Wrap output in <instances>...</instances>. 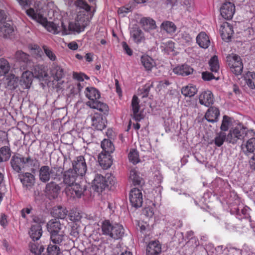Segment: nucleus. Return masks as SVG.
<instances>
[{
	"label": "nucleus",
	"instance_id": "nucleus-15",
	"mask_svg": "<svg viewBox=\"0 0 255 255\" xmlns=\"http://www.w3.org/2000/svg\"><path fill=\"white\" fill-rule=\"evenodd\" d=\"M98 161L100 166L103 169L109 168L113 163V160L111 154L104 153L102 151L99 153L98 157Z\"/></svg>",
	"mask_w": 255,
	"mask_h": 255
},
{
	"label": "nucleus",
	"instance_id": "nucleus-49",
	"mask_svg": "<svg viewBox=\"0 0 255 255\" xmlns=\"http://www.w3.org/2000/svg\"><path fill=\"white\" fill-rule=\"evenodd\" d=\"M209 64L210 67V70L212 72L216 73L219 70V64L218 56H213L209 60Z\"/></svg>",
	"mask_w": 255,
	"mask_h": 255
},
{
	"label": "nucleus",
	"instance_id": "nucleus-55",
	"mask_svg": "<svg viewBox=\"0 0 255 255\" xmlns=\"http://www.w3.org/2000/svg\"><path fill=\"white\" fill-rule=\"evenodd\" d=\"M128 157L129 160L134 164L139 161L138 152L136 149H131L128 153Z\"/></svg>",
	"mask_w": 255,
	"mask_h": 255
},
{
	"label": "nucleus",
	"instance_id": "nucleus-23",
	"mask_svg": "<svg viewBox=\"0 0 255 255\" xmlns=\"http://www.w3.org/2000/svg\"><path fill=\"white\" fill-rule=\"evenodd\" d=\"M219 116V109L215 107H211L207 111L204 118L209 122L214 123L218 121Z\"/></svg>",
	"mask_w": 255,
	"mask_h": 255
},
{
	"label": "nucleus",
	"instance_id": "nucleus-1",
	"mask_svg": "<svg viewBox=\"0 0 255 255\" xmlns=\"http://www.w3.org/2000/svg\"><path fill=\"white\" fill-rule=\"evenodd\" d=\"M253 130L248 129L243 126H239L232 128L227 135V142L232 144L240 143L253 136Z\"/></svg>",
	"mask_w": 255,
	"mask_h": 255
},
{
	"label": "nucleus",
	"instance_id": "nucleus-3",
	"mask_svg": "<svg viewBox=\"0 0 255 255\" xmlns=\"http://www.w3.org/2000/svg\"><path fill=\"white\" fill-rule=\"evenodd\" d=\"M89 22L88 18H85V16L79 14L77 15L75 22H71L69 23L68 29L62 21H58V23H59V27H61L60 32H62V35H67L70 34L71 31L79 33L83 31Z\"/></svg>",
	"mask_w": 255,
	"mask_h": 255
},
{
	"label": "nucleus",
	"instance_id": "nucleus-59",
	"mask_svg": "<svg viewBox=\"0 0 255 255\" xmlns=\"http://www.w3.org/2000/svg\"><path fill=\"white\" fill-rule=\"evenodd\" d=\"M176 2H179L181 5H185L188 11H192L194 9V3L192 0H184L183 1L181 0H176Z\"/></svg>",
	"mask_w": 255,
	"mask_h": 255
},
{
	"label": "nucleus",
	"instance_id": "nucleus-41",
	"mask_svg": "<svg viewBox=\"0 0 255 255\" xmlns=\"http://www.w3.org/2000/svg\"><path fill=\"white\" fill-rule=\"evenodd\" d=\"M141 61L142 65L147 71H150L155 64L152 58L147 55L142 56L141 57Z\"/></svg>",
	"mask_w": 255,
	"mask_h": 255
},
{
	"label": "nucleus",
	"instance_id": "nucleus-20",
	"mask_svg": "<svg viewBox=\"0 0 255 255\" xmlns=\"http://www.w3.org/2000/svg\"><path fill=\"white\" fill-rule=\"evenodd\" d=\"M5 20H0V36L6 38L12 34L14 28L10 23L5 22Z\"/></svg>",
	"mask_w": 255,
	"mask_h": 255
},
{
	"label": "nucleus",
	"instance_id": "nucleus-22",
	"mask_svg": "<svg viewBox=\"0 0 255 255\" xmlns=\"http://www.w3.org/2000/svg\"><path fill=\"white\" fill-rule=\"evenodd\" d=\"M199 103L206 107H209L214 103V96L210 91L203 92L199 97Z\"/></svg>",
	"mask_w": 255,
	"mask_h": 255
},
{
	"label": "nucleus",
	"instance_id": "nucleus-9",
	"mask_svg": "<svg viewBox=\"0 0 255 255\" xmlns=\"http://www.w3.org/2000/svg\"><path fill=\"white\" fill-rule=\"evenodd\" d=\"M14 58L21 69L25 70L31 66L32 62L30 56L21 50H18L15 52Z\"/></svg>",
	"mask_w": 255,
	"mask_h": 255
},
{
	"label": "nucleus",
	"instance_id": "nucleus-36",
	"mask_svg": "<svg viewBox=\"0 0 255 255\" xmlns=\"http://www.w3.org/2000/svg\"><path fill=\"white\" fill-rule=\"evenodd\" d=\"M51 74L54 79L57 81H59L65 76L64 69L58 65L53 64L51 70Z\"/></svg>",
	"mask_w": 255,
	"mask_h": 255
},
{
	"label": "nucleus",
	"instance_id": "nucleus-29",
	"mask_svg": "<svg viewBox=\"0 0 255 255\" xmlns=\"http://www.w3.org/2000/svg\"><path fill=\"white\" fill-rule=\"evenodd\" d=\"M31 72L33 77L37 79H43L47 76L45 68L43 65H34Z\"/></svg>",
	"mask_w": 255,
	"mask_h": 255
},
{
	"label": "nucleus",
	"instance_id": "nucleus-11",
	"mask_svg": "<svg viewBox=\"0 0 255 255\" xmlns=\"http://www.w3.org/2000/svg\"><path fill=\"white\" fill-rule=\"evenodd\" d=\"M130 203L135 208L141 206L143 202L142 194L140 190L134 188L130 190L129 195Z\"/></svg>",
	"mask_w": 255,
	"mask_h": 255
},
{
	"label": "nucleus",
	"instance_id": "nucleus-52",
	"mask_svg": "<svg viewBox=\"0 0 255 255\" xmlns=\"http://www.w3.org/2000/svg\"><path fill=\"white\" fill-rule=\"evenodd\" d=\"M232 122V119L228 116H223L222 124L220 127L221 131H226L229 129V127Z\"/></svg>",
	"mask_w": 255,
	"mask_h": 255
},
{
	"label": "nucleus",
	"instance_id": "nucleus-43",
	"mask_svg": "<svg viewBox=\"0 0 255 255\" xmlns=\"http://www.w3.org/2000/svg\"><path fill=\"white\" fill-rule=\"evenodd\" d=\"M213 141L217 146L220 147L225 141L227 142V134L224 132L220 131L216 134Z\"/></svg>",
	"mask_w": 255,
	"mask_h": 255
},
{
	"label": "nucleus",
	"instance_id": "nucleus-46",
	"mask_svg": "<svg viewBox=\"0 0 255 255\" xmlns=\"http://www.w3.org/2000/svg\"><path fill=\"white\" fill-rule=\"evenodd\" d=\"M46 165H43L39 169V180L43 183H47L50 180L48 178V173L47 169L45 168Z\"/></svg>",
	"mask_w": 255,
	"mask_h": 255
},
{
	"label": "nucleus",
	"instance_id": "nucleus-6",
	"mask_svg": "<svg viewBox=\"0 0 255 255\" xmlns=\"http://www.w3.org/2000/svg\"><path fill=\"white\" fill-rule=\"evenodd\" d=\"M33 19L42 24L49 32L54 34L60 32L61 27H59V23L53 21H48L47 18L42 14L36 13Z\"/></svg>",
	"mask_w": 255,
	"mask_h": 255
},
{
	"label": "nucleus",
	"instance_id": "nucleus-39",
	"mask_svg": "<svg viewBox=\"0 0 255 255\" xmlns=\"http://www.w3.org/2000/svg\"><path fill=\"white\" fill-rule=\"evenodd\" d=\"M65 236L64 231L51 233L50 234V240L53 244L59 245L64 241Z\"/></svg>",
	"mask_w": 255,
	"mask_h": 255
},
{
	"label": "nucleus",
	"instance_id": "nucleus-13",
	"mask_svg": "<svg viewBox=\"0 0 255 255\" xmlns=\"http://www.w3.org/2000/svg\"><path fill=\"white\" fill-rule=\"evenodd\" d=\"M45 168L47 169L48 174V178L55 181H60L62 178L63 168L61 166L55 165L53 167H50L46 165Z\"/></svg>",
	"mask_w": 255,
	"mask_h": 255
},
{
	"label": "nucleus",
	"instance_id": "nucleus-5",
	"mask_svg": "<svg viewBox=\"0 0 255 255\" xmlns=\"http://www.w3.org/2000/svg\"><path fill=\"white\" fill-rule=\"evenodd\" d=\"M33 19L42 24L49 32L54 34L60 32L61 27H59V23L53 21H48L47 18L42 14L36 13Z\"/></svg>",
	"mask_w": 255,
	"mask_h": 255
},
{
	"label": "nucleus",
	"instance_id": "nucleus-24",
	"mask_svg": "<svg viewBox=\"0 0 255 255\" xmlns=\"http://www.w3.org/2000/svg\"><path fill=\"white\" fill-rule=\"evenodd\" d=\"M220 32L222 39L226 41H229L234 33L233 27L229 23H225L221 26Z\"/></svg>",
	"mask_w": 255,
	"mask_h": 255
},
{
	"label": "nucleus",
	"instance_id": "nucleus-16",
	"mask_svg": "<svg viewBox=\"0 0 255 255\" xmlns=\"http://www.w3.org/2000/svg\"><path fill=\"white\" fill-rule=\"evenodd\" d=\"M18 177L23 186L27 189H30L34 185L35 177L31 173L25 172L19 174Z\"/></svg>",
	"mask_w": 255,
	"mask_h": 255
},
{
	"label": "nucleus",
	"instance_id": "nucleus-45",
	"mask_svg": "<svg viewBox=\"0 0 255 255\" xmlns=\"http://www.w3.org/2000/svg\"><path fill=\"white\" fill-rule=\"evenodd\" d=\"M161 27L168 33H174L176 29L175 24L169 21L163 22L161 25Z\"/></svg>",
	"mask_w": 255,
	"mask_h": 255
},
{
	"label": "nucleus",
	"instance_id": "nucleus-2",
	"mask_svg": "<svg viewBox=\"0 0 255 255\" xmlns=\"http://www.w3.org/2000/svg\"><path fill=\"white\" fill-rule=\"evenodd\" d=\"M102 233L111 238L118 240L121 239L125 234L123 226L118 223H112L109 220H105L101 226Z\"/></svg>",
	"mask_w": 255,
	"mask_h": 255
},
{
	"label": "nucleus",
	"instance_id": "nucleus-53",
	"mask_svg": "<svg viewBox=\"0 0 255 255\" xmlns=\"http://www.w3.org/2000/svg\"><path fill=\"white\" fill-rule=\"evenodd\" d=\"M33 77L32 72L26 71L24 72L21 76V81L24 83L26 87L28 86L32 83V79Z\"/></svg>",
	"mask_w": 255,
	"mask_h": 255
},
{
	"label": "nucleus",
	"instance_id": "nucleus-61",
	"mask_svg": "<svg viewBox=\"0 0 255 255\" xmlns=\"http://www.w3.org/2000/svg\"><path fill=\"white\" fill-rule=\"evenodd\" d=\"M202 78L204 81H210L212 79L218 80L219 77L216 78L212 73L206 71L202 73Z\"/></svg>",
	"mask_w": 255,
	"mask_h": 255
},
{
	"label": "nucleus",
	"instance_id": "nucleus-26",
	"mask_svg": "<svg viewBox=\"0 0 255 255\" xmlns=\"http://www.w3.org/2000/svg\"><path fill=\"white\" fill-rule=\"evenodd\" d=\"M241 148L244 153L247 155H249L251 153H254L255 152V138L252 136L247 139L246 143L241 145Z\"/></svg>",
	"mask_w": 255,
	"mask_h": 255
},
{
	"label": "nucleus",
	"instance_id": "nucleus-60",
	"mask_svg": "<svg viewBox=\"0 0 255 255\" xmlns=\"http://www.w3.org/2000/svg\"><path fill=\"white\" fill-rule=\"evenodd\" d=\"M75 4L76 6L84 9L87 12L90 11L91 10V7L83 0H77Z\"/></svg>",
	"mask_w": 255,
	"mask_h": 255
},
{
	"label": "nucleus",
	"instance_id": "nucleus-42",
	"mask_svg": "<svg viewBox=\"0 0 255 255\" xmlns=\"http://www.w3.org/2000/svg\"><path fill=\"white\" fill-rule=\"evenodd\" d=\"M197 92L196 87L192 85H188L183 87L181 90V93L186 97H192Z\"/></svg>",
	"mask_w": 255,
	"mask_h": 255
},
{
	"label": "nucleus",
	"instance_id": "nucleus-27",
	"mask_svg": "<svg viewBox=\"0 0 255 255\" xmlns=\"http://www.w3.org/2000/svg\"><path fill=\"white\" fill-rule=\"evenodd\" d=\"M87 105L92 109H97L103 113L104 115L108 114L109 112V107L108 105L104 103L99 101L98 100L96 101H88Z\"/></svg>",
	"mask_w": 255,
	"mask_h": 255
},
{
	"label": "nucleus",
	"instance_id": "nucleus-54",
	"mask_svg": "<svg viewBox=\"0 0 255 255\" xmlns=\"http://www.w3.org/2000/svg\"><path fill=\"white\" fill-rule=\"evenodd\" d=\"M46 189L51 193L57 194L60 190V187L54 181H51L46 185Z\"/></svg>",
	"mask_w": 255,
	"mask_h": 255
},
{
	"label": "nucleus",
	"instance_id": "nucleus-10",
	"mask_svg": "<svg viewBox=\"0 0 255 255\" xmlns=\"http://www.w3.org/2000/svg\"><path fill=\"white\" fill-rule=\"evenodd\" d=\"M86 190L85 186H82L79 184L75 183L71 185L66 186L65 192L70 198H81Z\"/></svg>",
	"mask_w": 255,
	"mask_h": 255
},
{
	"label": "nucleus",
	"instance_id": "nucleus-56",
	"mask_svg": "<svg viewBox=\"0 0 255 255\" xmlns=\"http://www.w3.org/2000/svg\"><path fill=\"white\" fill-rule=\"evenodd\" d=\"M47 252L48 255H59L60 249L57 245L50 244L47 248Z\"/></svg>",
	"mask_w": 255,
	"mask_h": 255
},
{
	"label": "nucleus",
	"instance_id": "nucleus-57",
	"mask_svg": "<svg viewBox=\"0 0 255 255\" xmlns=\"http://www.w3.org/2000/svg\"><path fill=\"white\" fill-rule=\"evenodd\" d=\"M42 48L44 52V53L50 60L54 61L56 60V56L53 52L51 49H50L46 45H43L42 46Z\"/></svg>",
	"mask_w": 255,
	"mask_h": 255
},
{
	"label": "nucleus",
	"instance_id": "nucleus-30",
	"mask_svg": "<svg viewBox=\"0 0 255 255\" xmlns=\"http://www.w3.org/2000/svg\"><path fill=\"white\" fill-rule=\"evenodd\" d=\"M196 42L200 47L206 49L210 45V40L209 36L204 32L198 34L196 37Z\"/></svg>",
	"mask_w": 255,
	"mask_h": 255
},
{
	"label": "nucleus",
	"instance_id": "nucleus-51",
	"mask_svg": "<svg viewBox=\"0 0 255 255\" xmlns=\"http://www.w3.org/2000/svg\"><path fill=\"white\" fill-rule=\"evenodd\" d=\"M18 78L13 74H10L6 78L7 85L10 89H15L17 86Z\"/></svg>",
	"mask_w": 255,
	"mask_h": 255
},
{
	"label": "nucleus",
	"instance_id": "nucleus-19",
	"mask_svg": "<svg viewBox=\"0 0 255 255\" xmlns=\"http://www.w3.org/2000/svg\"><path fill=\"white\" fill-rule=\"evenodd\" d=\"M130 35L134 42L136 43H141L145 39L143 32L136 25H133L130 28Z\"/></svg>",
	"mask_w": 255,
	"mask_h": 255
},
{
	"label": "nucleus",
	"instance_id": "nucleus-4",
	"mask_svg": "<svg viewBox=\"0 0 255 255\" xmlns=\"http://www.w3.org/2000/svg\"><path fill=\"white\" fill-rule=\"evenodd\" d=\"M115 184V177L107 174L105 177L97 174L93 180V188L98 192H102L107 187Z\"/></svg>",
	"mask_w": 255,
	"mask_h": 255
},
{
	"label": "nucleus",
	"instance_id": "nucleus-40",
	"mask_svg": "<svg viewBox=\"0 0 255 255\" xmlns=\"http://www.w3.org/2000/svg\"><path fill=\"white\" fill-rule=\"evenodd\" d=\"M129 179L134 186L141 185L144 183L143 179L139 176L135 169L130 170Z\"/></svg>",
	"mask_w": 255,
	"mask_h": 255
},
{
	"label": "nucleus",
	"instance_id": "nucleus-28",
	"mask_svg": "<svg viewBox=\"0 0 255 255\" xmlns=\"http://www.w3.org/2000/svg\"><path fill=\"white\" fill-rule=\"evenodd\" d=\"M161 252V246L159 241H152L149 243L146 248L147 255H156Z\"/></svg>",
	"mask_w": 255,
	"mask_h": 255
},
{
	"label": "nucleus",
	"instance_id": "nucleus-44",
	"mask_svg": "<svg viewBox=\"0 0 255 255\" xmlns=\"http://www.w3.org/2000/svg\"><path fill=\"white\" fill-rule=\"evenodd\" d=\"M10 70L9 63L4 58H0V76L8 73Z\"/></svg>",
	"mask_w": 255,
	"mask_h": 255
},
{
	"label": "nucleus",
	"instance_id": "nucleus-25",
	"mask_svg": "<svg viewBox=\"0 0 255 255\" xmlns=\"http://www.w3.org/2000/svg\"><path fill=\"white\" fill-rule=\"evenodd\" d=\"M138 97L134 95L131 100V107L133 112V117L135 121H140L143 118V116L139 113V105Z\"/></svg>",
	"mask_w": 255,
	"mask_h": 255
},
{
	"label": "nucleus",
	"instance_id": "nucleus-7",
	"mask_svg": "<svg viewBox=\"0 0 255 255\" xmlns=\"http://www.w3.org/2000/svg\"><path fill=\"white\" fill-rule=\"evenodd\" d=\"M73 170L79 176L85 175L87 170V166L84 156L80 155L76 157L72 162Z\"/></svg>",
	"mask_w": 255,
	"mask_h": 255
},
{
	"label": "nucleus",
	"instance_id": "nucleus-34",
	"mask_svg": "<svg viewBox=\"0 0 255 255\" xmlns=\"http://www.w3.org/2000/svg\"><path fill=\"white\" fill-rule=\"evenodd\" d=\"M140 24L145 31H149L156 28L155 21L149 17H143L141 18Z\"/></svg>",
	"mask_w": 255,
	"mask_h": 255
},
{
	"label": "nucleus",
	"instance_id": "nucleus-31",
	"mask_svg": "<svg viewBox=\"0 0 255 255\" xmlns=\"http://www.w3.org/2000/svg\"><path fill=\"white\" fill-rule=\"evenodd\" d=\"M173 72L176 74L186 76L193 73V69L187 64H183L174 68Z\"/></svg>",
	"mask_w": 255,
	"mask_h": 255
},
{
	"label": "nucleus",
	"instance_id": "nucleus-35",
	"mask_svg": "<svg viewBox=\"0 0 255 255\" xmlns=\"http://www.w3.org/2000/svg\"><path fill=\"white\" fill-rule=\"evenodd\" d=\"M68 211L62 206H57L53 208L52 214L55 219H64L67 216Z\"/></svg>",
	"mask_w": 255,
	"mask_h": 255
},
{
	"label": "nucleus",
	"instance_id": "nucleus-33",
	"mask_svg": "<svg viewBox=\"0 0 255 255\" xmlns=\"http://www.w3.org/2000/svg\"><path fill=\"white\" fill-rule=\"evenodd\" d=\"M177 40L182 45L190 44L192 41L191 35L187 32L180 31L176 35Z\"/></svg>",
	"mask_w": 255,
	"mask_h": 255
},
{
	"label": "nucleus",
	"instance_id": "nucleus-47",
	"mask_svg": "<svg viewBox=\"0 0 255 255\" xmlns=\"http://www.w3.org/2000/svg\"><path fill=\"white\" fill-rule=\"evenodd\" d=\"M10 155L11 153L9 146H4L0 148V159L3 162L8 160Z\"/></svg>",
	"mask_w": 255,
	"mask_h": 255
},
{
	"label": "nucleus",
	"instance_id": "nucleus-38",
	"mask_svg": "<svg viewBox=\"0 0 255 255\" xmlns=\"http://www.w3.org/2000/svg\"><path fill=\"white\" fill-rule=\"evenodd\" d=\"M102 148L104 153L111 154L115 150V146L113 142L108 139H103L101 144Z\"/></svg>",
	"mask_w": 255,
	"mask_h": 255
},
{
	"label": "nucleus",
	"instance_id": "nucleus-32",
	"mask_svg": "<svg viewBox=\"0 0 255 255\" xmlns=\"http://www.w3.org/2000/svg\"><path fill=\"white\" fill-rule=\"evenodd\" d=\"M29 234L33 241L38 240L42 234V227L40 225H32L29 231Z\"/></svg>",
	"mask_w": 255,
	"mask_h": 255
},
{
	"label": "nucleus",
	"instance_id": "nucleus-50",
	"mask_svg": "<svg viewBox=\"0 0 255 255\" xmlns=\"http://www.w3.org/2000/svg\"><path fill=\"white\" fill-rule=\"evenodd\" d=\"M246 83L247 85L252 89L255 88V73L249 72L247 73L245 77Z\"/></svg>",
	"mask_w": 255,
	"mask_h": 255
},
{
	"label": "nucleus",
	"instance_id": "nucleus-48",
	"mask_svg": "<svg viewBox=\"0 0 255 255\" xmlns=\"http://www.w3.org/2000/svg\"><path fill=\"white\" fill-rule=\"evenodd\" d=\"M162 51L167 54H170L174 51V43L170 40L167 42L163 43L161 46Z\"/></svg>",
	"mask_w": 255,
	"mask_h": 255
},
{
	"label": "nucleus",
	"instance_id": "nucleus-64",
	"mask_svg": "<svg viewBox=\"0 0 255 255\" xmlns=\"http://www.w3.org/2000/svg\"><path fill=\"white\" fill-rule=\"evenodd\" d=\"M32 210V208L31 206H30L29 207H26V208H23L20 211L21 216L23 219H26V215L30 214Z\"/></svg>",
	"mask_w": 255,
	"mask_h": 255
},
{
	"label": "nucleus",
	"instance_id": "nucleus-21",
	"mask_svg": "<svg viewBox=\"0 0 255 255\" xmlns=\"http://www.w3.org/2000/svg\"><path fill=\"white\" fill-rule=\"evenodd\" d=\"M46 227L47 231L49 234H51L63 231V229L64 226L60 223L58 219H52L47 223Z\"/></svg>",
	"mask_w": 255,
	"mask_h": 255
},
{
	"label": "nucleus",
	"instance_id": "nucleus-14",
	"mask_svg": "<svg viewBox=\"0 0 255 255\" xmlns=\"http://www.w3.org/2000/svg\"><path fill=\"white\" fill-rule=\"evenodd\" d=\"M92 126L95 129L102 130L106 127V118L103 115L95 113L91 118Z\"/></svg>",
	"mask_w": 255,
	"mask_h": 255
},
{
	"label": "nucleus",
	"instance_id": "nucleus-12",
	"mask_svg": "<svg viewBox=\"0 0 255 255\" xmlns=\"http://www.w3.org/2000/svg\"><path fill=\"white\" fill-rule=\"evenodd\" d=\"M235 6L231 2L224 3L220 8V13L222 16L225 19H231L235 13Z\"/></svg>",
	"mask_w": 255,
	"mask_h": 255
},
{
	"label": "nucleus",
	"instance_id": "nucleus-62",
	"mask_svg": "<svg viewBox=\"0 0 255 255\" xmlns=\"http://www.w3.org/2000/svg\"><path fill=\"white\" fill-rule=\"evenodd\" d=\"M153 82H149L148 83H146L143 88V97H146L148 96L149 92L150 91V90L151 88L153 87Z\"/></svg>",
	"mask_w": 255,
	"mask_h": 255
},
{
	"label": "nucleus",
	"instance_id": "nucleus-63",
	"mask_svg": "<svg viewBox=\"0 0 255 255\" xmlns=\"http://www.w3.org/2000/svg\"><path fill=\"white\" fill-rule=\"evenodd\" d=\"M73 77L74 79L77 80L79 81H83L84 79H89V78L86 75L81 73H78L77 72H73Z\"/></svg>",
	"mask_w": 255,
	"mask_h": 255
},
{
	"label": "nucleus",
	"instance_id": "nucleus-58",
	"mask_svg": "<svg viewBox=\"0 0 255 255\" xmlns=\"http://www.w3.org/2000/svg\"><path fill=\"white\" fill-rule=\"evenodd\" d=\"M24 164H27L29 166L38 167L39 166L38 160L36 158H31L30 156L24 157Z\"/></svg>",
	"mask_w": 255,
	"mask_h": 255
},
{
	"label": "nucleus",
	"instance_id": "nucleus-17",
	"mask_svg": "<svg viewBox=\"0 0 255 255\" xmlns=\"http://www.w3.org/2000/svg\"><path fill=\"white\" fill-rule=\"evenodd\" d=\"M10 164L15 172L20 173L24 164V157L19 154L13 155L10 160Z\"/></svg>",
	"mask_w": 255,
	"mask_h": 255
},
{
	"label": "nucleus",
	"instance_id": "nucleus-8",
	"mask_svg": "<svg viewBox=\"0 0 255 255\" xmlns=\"http://www.w3.org/2000/svg\"><path fill=\"white\" fill-rule=\"evenodd\" d=\"M229 66L232 72L236 75H241L243 69V64L241 57L236 55H233L228 58Z\"/></svg>",
	"mask_w": 255,
	"mask_h": 255
},
{
	"label": "nucleus",
	"instance_id": "nucleus-18",
	"mask_svg": "<svg viewBox=\"0 0 255 255\" xmlns=\"http://www.w3.org/2000/svg\"><path fill=\"white\" fill-rule=\"evenodd\" d=\"M79 175L71 168L63 172L62 178L63 183L67 186L75 183V181Z\"/></svg>",
	"mask_w": 255,
	"mask_h": 255
},
{
	"label": "nucleus",
	"instance_id": "nucleus-37",
	"mask_svg": "<svg viewBox=\"0 0 255 255\" xmlns=\"http://www.w3.org/2000/svg\"><path fill=\"white\" fill-rule=\"evenodd\" d=\"M86 96L89 101H96L100 97V93L98 90L93 87H87L85 91Z\"/></svg>",
	"mask_w": 255,
	"mask_h": 255
}]
</instances>
